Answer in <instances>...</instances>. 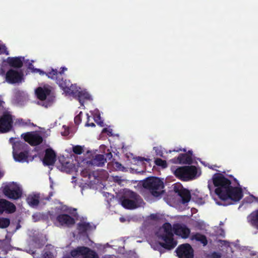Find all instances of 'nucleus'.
Here are the masks:
<instances>
[{
  "instance_id": "nucleus-39",
  "label": "nucleus",
  "mask_w": 258,
  "mask_h": 258,
  "mask_svg": "<svg viewBox=\"0 0 258 258\" xmlns=\"http://www.w3.org/2000/svg\"><path fill=\"white\" fill-rule=\"evenodd\" d=\"M99 120H101V117L99 115L97 116L96 118L95 119L96 122L100 125L101 126H103L104 125V122L103 121H98Z\"/></svg>"
},
{
  "instance_id": "nucleus-37",
  "label": "nucleus",
  "mask_w": 258,
  "mask_h": 258,
  "mask_svg": "<svg viewBox=\"0 0 258 258\" xmlns=\"http://www.w3.org/2000/svg\"><path fill=\"white\" fill-rule=\"evenodd\" d=\"M6 54V55L9 54V52L7 50L6 46L5 44H0V54Z\"/></svg>"
},
{
  "instance_id": "nucleus-19",
  "label": "nucleus",
  "mask_w": 258,
  "mask_h": 258,
  "mask_svg": "<svg viewBox=\"0 0 258 258\" xmlns=\"http://www.w3.org/2000/svg\"><path fill=\"white\" fill-rule=\"evenodd\" d=\"M16 210V206L13 203L5 199H0V214H3L4 212L10 214L13 213Z\"/></svg>"
},
{
  "instance_id": "nucleus-23",
  "label": "nucleus",
  "mask_w": 258,
  "mask_h": 258,
  "mask_svg": "<svg viewBox=\"0 0 258 258\" xmlns=\"http://www.w3.org/2000/svg\"><path fill=\"white\" fill-rule=\"evenodd\" d=\"M13 153L29 150V146L24 142L17 141L13 145Z\"/></svg>"
},
{
  "instance_id": "nucleus-12",
  "label": "nucleus",
  "mask_w": 258,
  "mask_h": 258,
  "mask_svg": "<svg viewBox=\"0 0 258 258\" xmlns=\"http://www.w3.org/2000/svg\"><path fill=\"white\" fill-rule=\"evenodd\" d=\"M173 234L159 235L158 238L164 242H159L160 245L168 250L173 249L177 244V242L173 238Z\"/></svg>"
},
{
  "instance_id": "nucleus-26",
  "label": "nucleus",
  "mask_w": 258,
  "mask_h": 258,
  "mask_svg": "<svg viewBox=\"0 0 258 258\" xmlns=\"http://www.w3.org/2000/svg\"><path fill=\"white\" fill-rule=\"evenodd\" d=\"M247 219L251 226L258 229V210L249 215Z\"/></svg>"
},
{
  "instance_id": "nucleus-24",
  "label": "nucleus",
  "mask_w": 258,
  "mask_h": 258,
  "mask_svg": "<svg viewBox=\"0 0 258 258\" xmlns=\"http://www.w3.org/2000/svg\"><path fill=\"white\" fill-rule=\"evenodd\" d=\"M13 157L16 161L20 162H28L29 150L13 153Z\"/></svg>"
},
{
  "instance_id": "nucleus-47",
  "label": "nucleus",
  "mask_w": 258,
  "mask_h": 258,
  "mask_svg": "<svg viewBox=\"0 0 258 258\" xmlns=\"http://www.w3.org/2000/svg\"><path fill=\"white\" fill-rule=\"evenodd\" d=\"M151 216L152 218H153V219L155 218V215H151Z\"/></svg>"
},
{
  "instance_id": "nucleus-20",
  "label": "nucleus",
  "mask_w": 258,
  "mask_h": 258,
  "mask_svg": "<svg viewBox=\"0 0 258 258\" xmlns=\"http://www.w3.org/2000/svg\"><path fill=\"white\" fill-rule=\"evenodd\" d=\"M51 89L48 87H38L35 90V93L40 100H45L46 97L50 95Z\"/></svg>"
},
{
  "instance_id": "nucleus-43",
  "label": "nucleus",
  "mask_w": 258,
  "mask_h": 258,
  "mask_svg": "<svg viewBox=\"0 0 258 258\" xmlns=\"http://www.w3.org/2000/svg\"><path fill=\"white\" fill-rule=\"evenodd\" d=\"M86 126H91V127H94L95 126V124L93 122H92V123H89L88 122V121L86 122Z\"/></svg>"
},
{
  "instance_id": "nucleus-34",
  "label": "nucleus",
  "mask_w": 258,
  "mask_h": 258,
  "mask_svg": "<svg viewBox=\"0 0 258 258\" xmlns=\"http://www.w3.org/2000/svg\"><path fill=\"white\" fill-rule=\"evenodd\" d=\"M82 112H80L79 114H78L77 115H76L75 117V118H74V122H75V123L76 125H79L81 122V121H82L81 115H82Z\"/></svg>"
},
{
  "instance_id": "nucleus-38",
  "label": "nucleus",
  "mask_w": 258,
  "mask_h": 258,
  "mask_svg": "<svg viewBox=\"0 0 258 258\" xmlns=\"http://www.w3.org/2000/svg\"><path fill=\"white\" fill-rule=\"evenodd\" d=\"M114 165L115 167L119 170L122 171L123 169L124 168V167L122 165V164L118 162H115V163H114Z\"/></svg>"
},
{
  "instance_id": "nucleus-13",
  "label": "nucleus",
  "mask_w": 258,
  "mask_h": 258,
  "mask_svg": "<svg viewBox=\"0 0 258 258\" xmlns=\"http://www.w3.org/2000/svg\"><path fill=\"white\" fill-rule=\"evenodd\" d=\"M13 122L12 115L9 113H4L0 117V133L10 131L12 127Z\"/></svg>"
},
{
  "instance_id": "nucleus-31",
  "label": "nucleus",
  "mask_w": 258,
  "mask_h": 258,
  "mask_svg": "<svg viewBox=\"0 0 258 258\" xmlns=\"http://www.w3.org/2000/svg\"><path fill=\"white\" fill-rule=\"evenodd\" d=\"M10 224V220L7 218L0 217V228H6L8 227Z\"/></svg>"
},
{
  "instance_id": "nucleus-22",
  "label": "nucleus",
  "mask_w": 258,
  "mask_h": 258,
  "mask_svg": "<svg viewBox=\"0 0 258 258\" xmlns=\"http://www.w3.org/2000/svg\"><path fill=\"white\" fill-rule=\"evenodd\" d=\"M23 59L24 58L21 57H9L7 58V61L10 67L20 69L23 65Z\"/></svg>"
},
{
  "instance_id": "nucleus-16",
  "label": "nucleus",
  "mask_w": 258,
  "mask_h": 258,
  "mask_svg": "<svg viewBox=\"0 0 258 258\" xmlns=\"http://www.w3.org/2000/svg\"><path fill=\"white\" fill-rule=\"evenodd\" d=\"M173 230L174 234L182 238H187L190 234V229L185 225L176 224L173 225Z\"/></svg>"
},
{
  "instance_id": "nucleus-10",
  "label": "nucleus",
  "mask_w": 258,
  "mask_h": 258,
  "mask_svg": "<svg viewBox=\"0 0 258 258\" xmlns=\"http://www.w3.org/2000/svg\"><path fill=\"white\" fill-rule=\"evenodd\" d=\"M179 258H194V250L189 243H183L178 245L175 250Z\"/></svg>"
},
{
  "instance_id": "nucleus-6",
  "label": "nucleus",
  "mask_w": 258,
  "mask_h": 258,
  "mask_svg": "<svg viewBox=\"0 0 258 258\" xmlns=\"http://www.w3.org/2000/svg\"><path fill=\"white\" fill-rule=\"evenodd\" d=\"M4 194L10 199L17 200L21 198L22 190L20 186L16 183L13 182L6 185L3 189Z\"/></svg>"
},
{
  "instance_id": "nucleus-35",
  "label": "nucleus",
  "mask_w": 258,
  "mask_h": 258,
  "mask_svg": "<svg viewBox=\"0 0 258 258\" xmlns=\"http://www.w3.org/2000/svg\"><path fill=\"white\" fill-rule=\"evenodd\" d=\"M208 258H221V254L220 252L214 251L208 254Z\"/></svg>"
},
{
  "instance_id": "nucleus-25",
  "label": "nucleus",
  "mask_w": 258,
  "mask_h": 258,
  "mask_svg": "<svg viewBox=\"0 0 258 258\" xmlns=\"http://www.w3.org/2000/svg\"><path fill=\"white\" fill-rule=\"evenodd\" d=\"M106 162V159L102 154H97L91 160L90 163L92 165L98 167H102Z\"/></svg>"
},
{
  "instance_id": "nucleus-46",
  "label": "nucleus",
  "mask_w": 258,
  "mask_h": 258,
  "mask_svg": "<svg viewBox=\"0 0 258 258\" xmlns=\"http://www.w3.org/2000/svg\"><path fill=\"white\" fill-rule=\"evenodd\" d=\"M192 151H188V153L187 154L191 156L192 155Z\"/></svg>"
},
{
  "instance_id": "nucleus-3",
  "label": "nucleus",
  "mask_w": 258,
  "mask_h": 258,
  "mask_svg": "<svg viewBox=\"0 0 258 258\" xmlns=\"http://www.w3.org/2000/svg\"><path fill=\"white\" fill-rule=\"evenodd\" d=\"M213 182L216 187L215 192L221 199L231 185V181L222 174H215L213 176Z\"/></svg>"
},
{
  "instance_id": "nucleus-32",
  "label": "nucleus",
  "mask_w": 258,
  "mask_h": 258,
  "mask_svg": "<svg viewBox=\"0 0 258 258\" xmlns=\"http://www.w3.org/2000/svg\"><path fill=\"white\" fill-rule=\"evenodd\" d=\"M154 162L156 165L161 167L162 168H165L167 167L166 161L161 159V158L156 159Z\"/></svg>"
},
{
  "instance_id": "nucleus-4",
  "label": "nucleus",
  "mask_w": 258,
  "mask_h": 258,
  "mask_svg": "<svg viewBox=\"0 0 258 258\" xmlns=\"http://www.w3.org/2000/svg\"><path fill=\"white\" fill-rule=\"evenodd\" d=\"M197 169L195 166H185L176 168L174 175L182 181H189L196 177Z\"/></svg>"
},
{
  "instance_id": "nucleus-30",
  "label": "nucleus",
  "mask_w": 258,
  "mask_h": 258,
  "mask_svg": "<svg viewBox=\"0 0 258 258\" xmlns=\"http://www.w3.org/2000/svg\"><path fill=\"white\" fill-rule=\"evenodd\" d=\"M162 228L163 229L164 232L161 235L173 234L172 232V226L170 223L168 222L164 223L162 226Z\"/></svg>"
},
{
  "instance_id": "nucleus-15",
  "label": "nucleus",
  "mask_w": 258,
  "mask_h": 258,
  "mask_svg": "<svg viewBox=\"0 0 258 258\" xmlns=\"http://www.w3.org/2000/svg\"><path fill=\"white\" fill-rule=\"evenodd\" d=\"M56 221L62 226L71 227L75 223L74 218L67 214H59L56 216Z\"/></svg>"
},
{
  "instance_id": "nucleus-28",
  "label": "nucleus",
  "mask_w": 258,
  "mask_h": 258,
  "mask_svg": "<svg viewBox=\"0 0 258 258\" xmlns=\"http://www.w3.org/2000/svg\"><path fill=\"white\" fill-rule=\"evenodd\" d=\"M192 240H196L197 241H200L204 246L208 244V240L205 235L202 234L200 233H196L191 236Z\"/></svg>"
},
{
  "instance_id": "nucleus-18",
  "label": "nucleus",
  "mask_w": 258,
  "mask_h": 258,
  "mask_svg": "<svg viewBox=\"0 0 258 258\" xmlns=\"http://www.w3.org/2000/svg\"><path fill=\"white\" fill-rule=\"evenodd\" d=\"M56 155L51 148H47L45 151V155L43 159L44 165H53L56 161Z\"/></svg>"
},
{
  "instance_id": "nucleus-14",
  "label": "nucleus",
  "mask_w": 258,
  "mask_h": 258,
  "mask_svg": "<svg viewBox=\"0 0 258 258\" xmlns=\"http://www.w3.org/2000/svg\"><path fill=\"white\" fill-rule=\"evenodd\" d=\"M67 84L68 86V88H66L65 89H63L69 94L72 95L73 96H75L77 98L80 103L81 105H83L85 102V101L86 100H88L90 98L89 94L85 92L78 91H74L71 89V87H72V85L70 87L69 86V82L67 81Z\"/></svg>"
},
{
  "instance_id": "nucleus-48",
  "label": "nucleus",
  "mask_w": 258,
  "mask_h": 258,
  "mask_svg": "<svg viewBox=\"0 0 258 258\" xmlns=\"http://www.w3.org/2000/svg\"><path fill=\"white\" fill-rule=\"evenodd\" d=\"M63 258H71L69 255L63 256Z\"/></svg>"
},
{
  "instance_id": "nucleus-42",
  "label": "nucleus",
  "mask_w": 258,
  "mask_h": 258,
  "mask_svg": "<svg viewBox=\"0 0 258 258\" xmlns=\"http://www.w3.org/2000/svg\"><path fill=\"white\" fill-rule=\"evenodd\" d=\"M106 157L108 158L109 160H110L112 158V154L111 152H109L108 153H107L106 154Z\"/></svg>"
},
{
  "instance_id": "nucleus-33",
  "label": "nucleus",
  "mask_w": 258,
  "mask_h": 258,
  "mask_svg": "<svg viewBox=\"0 0 258 258\" xmlns=\"http://www.w3.org/2000/svg\"><path fill=\"white\" fill-rule=\"evenodd\" d=\"M73 151L76 154L80 155L83 152L84 149L81 146L76 145L73 147Z\"/></svg>"
},
{
  "instance_id": "nucleus-36",
  "label": "nucleus",
  "mask_w": 258,
  "mask_h": 258,
  "mask_svg": "<svg viewBox=\"0 0 258 258\" xmlns=\"http://www.w3.org/2000/svg\"><path fill=\"white\" fill-rule=\"evenodd\" d=\"M153 150L155 151L156 155L160 156V157H163V153L160 147H154L153 148Z\"/></svg>"
},
{
  "instance_id": "nucleus-49",
  "label": "nucleus",
  "mask_w": 258,
  "mask_h": 258,
  "mask_svg": "<svg viewBox=\"0 0 258 258\" xmlns=\"http://www.w3.org/2000/svg\"><path fill=\"white\" fill-rule=\"evenodd\" d=\"M234 180L235 181H237V179L236 178H234Z\"/></svg>"
},
{
  "instance_id": "nucleus-2",
  "label": "nucleus",
  "mask_w": 258,
  "mask_h": 258,
  "mask_svg": "<svg viewBox=\"0 0 258 258\" xmlns=\"http://www.w3.org/2000/svg\"><path fill=\"white\" fill-rule=\"evenodd\" d=\"M143 186L155 197H159L164 192L163 190L164 187V183L162 180L156 177L148 178L144 181Z\"/></svg>"
},
{
  "instance_id": "nucleus-44",
  "label": "nucleus",
  "mask_w": 258,
  "mask_h": 258,
  "mask_svg": "<svg viewBox=\"0 0 258 258\" xmlns=\"http://www.w3.org/2000/svg\"><path fill=\"white\" fill-rule=\"evenodd\" d=\"M102 133H109L110 134L111 133V132H110L108 131V130L107 128H104L102 130Z\"/></svg>"
},
{
  "instance_id": "nucleus-11",
  "label": "nucleus",
  "mask_w": 258,
  "mask_h": 258,
  "mask_svg": "<svg viewBox=\"0 0 258 258\" xmlns=\"http://www.w3.org/2000/svg\"><path fill=\"white\" fill-rule=\"evenodd\" d=\"M21 137L30 145L35 146L40 145L43 142V138L35 132H27L21 135Z\"/></svg>"
},
{
  "instance_id": "nucleus-40",
  "label": "nucleus",
  "mask_w": 258,
  "mask_h": 258,
  "mask_svg": "<svg viewBox=\"0 0 258 258\" xmlns=\"http://www.w3.org/2000/svg\"><path fill=\"white\" fill-rule=\"evenodd\" d=\"M135 161H140V162H143L144 161H146L149 162L150 160L149 159L145 158L144 157H137L134 158Z\"/></svg>"
},
{
  "instance_id": "nucleus-17",
  "label": "nucleus",
  "mask_w": 258,
  "mask_h": 258,
  "mask_svg": "<svg viewBox=\"0 0 258 258\" xmlns=\"http://www.w3.org/2000/svg\"><path fill=\"white\" fill-rule=\"evenodd\" d=\"M174 191L179 196L182 201V203L185 204L187 203L191 199V195L190 191L182 186L181 187L178 186H174Z\"/></svg>"
},
{
  "instance_id": "nucleus-5",
  "label": "nucleus",
  "mask_w": 258,
  "mask_h": 258,
  "mask_svg": "<svg viewBox=\"0 0 258 258\" xmlns=\"http://www.w3.org/2000/svg\"><path fill=\"white\" fill-rule=\"evenodd\" d=\"M128 196L131 199L122 197L120 199L121 204L123 207L127 209H135L140 206L143 202L142 198L136 192L130 191Z\"/></svg>"
},
{
  "instance_id": "nucleus-7",
  "label": "nucleus",
  "mask_w": 258,
  "mask_h": 258,
  "mask_svg": "<svg viewBox=\"0 0 258 258\" xmlns=\"http://www.w3.org/2000/svg\"><path fill=\"white\" fill-rule=\"evenodd\" d=\"M221 200L225 201L228 199L234 202H239L243 197L242 189L239 187H233L231 185L224 195H222Z\"/></svg>"
},
{
  "instance_id": "nucleus-9",
  "label": "nucleus",
  "mask_w": 258,
  "mask_h": 258,
  "mask_svg": "<svg viewBox=\"0 0 258 258\" xmlns=\"http://www.w3.org/2000/svg\"><path fill=\"white\" fill-rule=\"evenodd\" d=\"M23 77L22 71H18L11 69L6 74V81L11 84H19L24 80Z\"/></svg>"
},
{
  "instance_id": "nucleus-1",
  "label": "nucleus",
  "mask_w": 258,
  "mask_h": 258,
  "mask_svg": "<svg viewBox=\"0 0 258 258\" xmlns=\"http://www.w3.org/2000/svg\"><path fill=\"white\" fill-rule=\"evenodd\" d=\"M68 69L66 67H61L59 71L56 69H51L48 72H44L39 69H33L32 72L34 73H38L40 75H45L52 80H55L56 83L62 89L68 88L67 84V80L63 79L64 73L67 71Z\"/></svg>"
},
{
  "instance_id": "nucleus-27",
  "label": "nucleus",
  "mask_w": 258,
  "mask_h": 258,
  "mask_svg": "<svg viewBox=\"0 0 258 258\" xmlns=\"http://www.w3.org/2000/svg\"><path fill=\"white\" fill-rule=\"evenodd\" d=\"M27 202L32 207L37 206L39 204V196L37 195H29L27 198Z\"/></svg>"
},
{
  "instance_id": "nucleus-8",
  "label": "nucleus",
  "mask_w": 258,
  "mask_h": 258,
  "mask_svg": "<svg viewBox=\"0 0 258 258\" xmlns=\"http://www.w3.org/2000/svg\"><path fill=\"white\" fill-rule=\"evenodd\" d=\"M70 254L74 257L80 255H82L83 258H99L94 250L85 246H78L76 249L72 250Z\"/></svg>"
},
{
  "instance_id": "nucleus-21",
  "label": "nucleus",
  "mask_w": 258,
  "mask_h": 258,
  "mask_svg": "<svg viewBox=\"0 0 258 258\" xmlns=\"http://www.w3.org/2000/svg\"><path fill=\"white\" fill-rule=\"evenodd\" d=\"M173 163L188 164H190L192 162L191 156L187 154H180L177 158H174L171 160Z\"/></svg>"
},
{
  "instance_id": "nucleus-41",
  "label": "nucleus",
  "mask_w": 258,
  "mask_h": 258,
  "mask_svg": "<svg viewBox=\"0 0 258 258\" xmlns=\"http://www.w3.org/2000/svg\"><path fill=\"white\" fill-rule=\"evenodd\" d=\"M18 122H19V123L20 124H21L22 125H27V123L25 122L24 120L23 119H22V118L18 119Z\"/></svg>"
},
{
  "instance_id": "nucleus-45",
  "label": "nucleus",
  "mask_w": 258,
  "mask_h": 258,
  "mask_svg": "<svg viewBox=\"0 0 258 258\" xmlns=\"http://www.w3.org/2000/svg\"><path fill=\"white\" fill-rule=\"evenodd\" d=\"M180 151H183V152H185L186 151V150L183 149V150L181 149H177V150H174L173 151L174 152H179Z\"/></svg>"
},
{
  "instance_id": "nucleus-29",
  "label": "nucleus",
  "mask_w": 258,
  "mask_h": 258,
  "mask_svg": "<svg viewBox=\"0 0 258 258\" xmlns=\"http://www.w3.org/2000/svg\"><path fill=\"white\" fill-rule=\"evenodd\" d=\"M91 226L89 223L79 222L77 225V229L80 233H84L91 229Z\"/></svg>"
}]
</instances>
